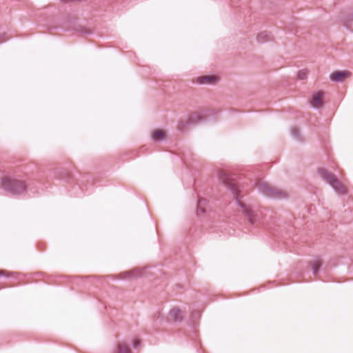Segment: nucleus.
<instances>
[{
    "mask_svg": "<svg viewBox=\"0 0 353 353\" xmlns=\"http://www.w3.org/2000/svg\"><path fill=\"white\" fill-rule=\"evenodd\" d=\"M165 132L161 130H155L152 133V138L155 141L163 140L165 139Z\"/></svg>",
    "mask_w": 353,
    "mask_h": 353,
    "instance_id": "9d476101",
    "label": "nucleus"
},
{
    "mask_svg": "<svg viewBox=\"0 0 353 353\" xmlns=\"http://www.w3.org/2000/svg\"><path fill=\"white\" fill-rule=\"evenodd\" d=\"M339 22L347 29L353 27V10L341 14L339 17Z\"/></svg>",
    "mask_w": 353,
    "mask_h": 353,
    "instance_id": "39448f33",
    "label": "nucleus"
},
{
    "mask_svg": "<svg viewBox=\"0 0 353 353\" xmlns=\"http://www.w3.org/2000/svg\"><path fill=\"white\" fill-rule=\"evenodd\" d=\"M324 93L322 91H316L313 92L310 100V104L312 108L319 109L323 105V99Z\"/></svg>",
    "mask_w": 353,
    "mask_h": 353,
    "instance_id": "423d86ee",
    "label": "nucleus"
},
{
    "mask_svg": "<svg viewBox=\"0 0 353 353\" xmlns=\"http://www.w3.org/2000/svg\"><path fill=\"white\" fill-rule=\"evenodd\" d=\"M205 203V200L204 199H202V200H200L199 201V210H198V214L199 213V212H201V213H203L204 212V210H203L201 208L202 205Z\"/></svg>",
    "mask_w": 353,
    "mask_h": 353,
    "instance_id": "f3484780",
    "label": "nucleus"
},
{
    "mask_svg": "<svg viewBox=\"0 0 353 353\" xmlns=\"http://www.w3.org/2000/svg\"><path fill=\"white\" fill-rule=\"evenodd\" d=\"M219 178L221 181L227 185L228 188L230 190L233 194L234 197L236 200V203L241 207L242 212L248 216L250 222L251 223H254L256 222V219L255 215L254 214V212L245 204L238 200V188L236 185L232 182L229 181L228 176L225 172H221Z\"/></svg>",
    "mask_w": 353,
    "mask_h": 353,
    "instance_id": "f257e3e1",
    "label": "nucleus"
},
{
    "mask_svg": "<svg viewBox=\"0 0 353 353\" xmlns=\"http://www.w3.org/2000/svg\"><path fill=\"white\" fill-rule=\"evenodd\" d=\"M350 72L347 71H337L330 75V79L335 82L342 81L344 78L349 77Z\"/></svg>",
    "mask_w": 353,
    "mask_h": 353,
    "instance_id": "6e6552de",
    "label": "nucleus"
},
{
    "mask_svg": "<svg viewBox=\"0 0 353 353\" xmlns=\"http://www.w3.org/2000/svg\"><path fill=\"white\" fill-rule=\"evenodd\" d=\"M317 172L319 176L328 183L338 194H344L346 192V188L325 169L319 168Z\"/></svg>",
    "mask_w": 353,
    "mask_h": 353,
    "instance_id": "f03ea898",
    "label": "nucleus"
},
{
    "mask_svg": "<svg viewBox=\"0 0 353 353\" xmlns=\"http://www.w3.org/2000/svg\"><path fill=\"white\" fill-rule=\"evenodd\" d=\"M320 265H321V263L319 261L314 262V263L312 264V272L314 274H316L318 272Z\"/></svg>",
    "mask_w": 353,
    "mask_h": 353,
    "instance_id": "2eb2a0df",
    "label": "nucleus"
},
{
    "mask_svg": "<svg viewBox=\"0 0 353 353\" xmlns=\"http://www.w3.org/2000/svg\"><path fill=\"white\" fill-rule=\"evenodd\" d=\"M270 39V34L267 32H261L258 34L256 39L260 43H263L268 41Z\"/></svg>",
    "mask_w": 353,
    "mask_h": 353,
    "instance_id": "9b49d317",
    "label": "nucleus"
},
{
    "mask_svg": "<svg viewBox=\"0 0 353 353\" xmlns=\"http://www.w3.org/2000/svg\"><path fill=\"white\" fill-rule=\"evenodd\" d=\"M257 188L259 191L270 197L281 199L285 198L287 196L285 192L276 188L272 187L264 181H260L257 184Z\"/></svg>",
    "mask_w": 353,
    "mask_h": 353,
    "instance_id": "20e7f679",
    "label": "nucleus"
},
{
    "mask_svg": "<svg viewBox=\"0 0 353 353\" xmlns=\"http://www.w3.org/2000/svg\"><path fill=\"white\" fill-rule=\"evenodd\" d=\"M118 353H130V350L125 343H119Z\"/></svg>",
    "mask_w": 353,
    "mask_h": 353,
    "instance_id": "f8f14e48",
    "label": "nucleus"
},
{
    "mask_svg": "<svg viewBox=\"0 0 353 353\" xmlns=\"http://www.w3.org/2000/svg\"><path fill=\"white\" fill-rule=\"evenodd\" d=\"M291 133H292V136L294 137H295L296 139L299 138V130L298 128H292V130H291Z\"/></svg>",
    "mask_w": 353,
    "mask_h": 353,
    "instance_id": "dca6fc26",
    "label": "nucleus"
},
{
    "mask_svg": "<svg viewBox=\"0 0 353 353\" xmlns=\"http://www.w3.org/2000/svg\"><path fill=\"white\" fill-rule=\"evenodd\" d=\"M308 74V71L307 70H301L299 71L297 74V77L301 80H304L307 78Z\"/></svg>",
    "mask_w": 353,
    "mask_h": 353,
    "instance_id": "4468645a",
    "label": "nucleus"
},
{
    "mask_svg": "<svg viewBox=\"0 0 353 353\" xmlns=\"http://www.w3.org/2000/svg\"><path fill=\"white\" fill-rule=\"evenodd\" d=\"M219 79L214 75H205L200 77L198 79V82L201 84L212 85L218 82Z\"/></svg>",
    "mask_w": 353,
    "mask_h": 353,
    "instance_id": "0eeeda50",
    "label": "nucleus"
},
{
    "mask_svg": "<svg viewBox=\"0 0 353 353\" xmlns=\"http://www.w3.org/2000/svg\"><path fill=\"white\" fill-rule=\"evenodd\" d=\"M139 340H137V339H135V340L133 341V343H132V346H133L134 347H138V346H139Z\"/></svg>",
    "mask_w": 353,
    "mask_h": 353,
    "instance_id": "6ab92c4d",
    "label": "nucleus"
},
{
    "mask_svg": "<svg viewBox=\"0 0 353 353\" xmlns=\"http://www.w3.org/2000/svg\"><path fill=\"white\" fill-rule=\"evenodd\" d=\"M180 310L179 308H172L170 314L174 320H178L180 316Z\"/></svg>",
    "mask_w": 353,
    "mask_h": 353,
    "instance_id": "ddd939ff",
    "label": "nucleus"
},
{
    "mask_svg": "<svg viewBox=\"0 0 353 353\" xmlns=\"http://www.w3.org/2000/svg\"><path fill=\"white\" fill-rule=\"evenodd\" d=\"M2 187L12 194H20L25 191L26 185L21 181L4 177L1 180Z\"/></svg>",
    "mask_w": 353,
    "mask_h": 353,
    "instance_id": "7ed1b4c3",
    "label": "nucleus"
},
{
    "mask_svg": "<svg viewBox=\"0 0 353 353\" xmlns=\"http://www.w3.org/2000/svg\"><path fill=\"white\" fill-rule=\"evenodd\" d=\"M5 34H0V43L6 41L7 40L6 38H5Z\"/></svg>",
    "mask_w": 353,
    "mask_h": 353,
    "instance_id": "a211bd4d",
    "label": "nucleus"
},
{
    "mask_svg": "<svg viewBox=\"0 0 353 353\" xmlns=\"http://www.w3.org/2000/svg\"><path fill=\"white\" fill-rule=\"evenodd\" d=\"M123 279H132L141 276L143 275L142 270L139 269H134L128 272L123 273Z\"/></svg>",
    "mask_w": 353,
    "mask_h": 353,
    "instance_id": "1a4fd4ad",
    "label": "nucleus"
}]
</instances>
